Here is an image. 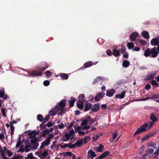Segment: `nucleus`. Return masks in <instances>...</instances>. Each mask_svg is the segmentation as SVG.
<instances>
[{
    "mask_svg": "<svg viewBox=\"0 0 159 159\" xmlns=\"http://www.w3.org/2000/svg\"><path fill=\"white\" fill-rule=\"evenodd\" d=\"M100 135L97 134L95 137L94 136L93 138V140L94 141H96L98 139Z\"/></svg>",
    "mask_w": 159,
    "mask_h": 159,
    "instance_id": "nucleus-47",
    "label": "nucleus"
},
{
    "mask_svg": "<svg viewBox=\"0 0 159 159\" xmlns=\"http://www.w3.org/2000/svg\"><path fill=\"white\" fill-rule=\"evenodd\" d=\"M45 123V122H44L43 123L40 124L39 126L41 129H45L46 126L50 127L52 126V123L51 122H48L46 124L43 125Z\"/></svg>",
    "mask_w": 159,
    "mask_h": 159,
    "instance_id": "nucleus-10",
    "label": "nucleus"
},
{
    "mask_svg": "<svg viewBox=\"0 0 159 159\" xmlns=\"http://www.w3.org/2000/svg\"><path fill=\"white\" fill-rule=\"evenodd\" d=\"M58 126L59 129H63L65 126V125L61 123V125H58Z\"/></svg>",
    "mask_w": 159,
    "mask_h": 159,
    "instance_id": "nucleus-53",
    "label": "nucleus"
},
{
    "mask_svg": "<svg viewBox=\"0 0 159 159\" xmlns=\"http://www.w3.org/2000/svg\"><path fill=\"white\" fill-rule=\"evenodd\" d=\"M83 142L81 139L77 141L74 143L75 146H77L78 147H80L81 146V145L82 144Z\"/></svg>",
    "mask_w": 159,
    "mask_h": 159,
    "instance_id": "nucleus-31",
    "label": "nucleus"
},
{
    "mask_svg": "<svg viewBox=\"0 0 159 159\" xmlns=\"http://www.w3.org/2000/svg\"><path fill=\"white\" fill-rule=\"evenodd\" d=\"M139 34L138 32H134L132 33L130 36V40L132 41H134Z\"/></svg>",
    "mask_w": 159,
    "mask_h": 159,
    "instance_id": "nucleus-14",
    "label": "nucleus"
},
{
    "mask_svg": "<svg viewBox=\"0 0 159 159\" xmlns=\"http://www.w3.org/2000/svg\"><path fill=\"white\" fill-rule=\"evenodd\" d=\"M34 158V157L32 153H31L27 155V158H31L33 159Z\"/></svg>",
    "mask_w": 159,
    "mask_h": 159,
    "instance_id": "nucleus-50",
    "label": "nucleus"
},
{
    "mask_svg": "<svg viewBox=\"0 0 159 159\" xmlns=\"http://www.w3.org/2000/svg\"><path fill=\"white\" fill-rule=\"evenodd\" d=\"M75 134V132L73 129L71 130L69 132L70 135H73Z\"/></svg>",
    "mask_w": 159,
    "mask_h": 159,
    "instance_id": "nucleus-62",
    "label": "nucleus"
},
{
    "mask_svg": "<svg viewBox=\"0 0 159 159\" xmlns=\"http://www.w3.org/2000/svg\"><path fill=\"white\" fill-rule=\"evenodd\" d=\"M50 84V81L48 80H45L43 82V85L46 86H48Z\"/></svg>",
    "mask_w": 159,
    "mask_h": 159,
    "instance_id": "nucleus-42",
    "label": "nucleus"
},
{
    "mask_svg": "<svg viewBox=\"0 0 159 159\" xmlns=\"http://www.w3.org/2000/svg\"><path fill=\"white\" fill-rule=\"evenodd\" d=\"M151 86L149 84H147L145 86V89L146 90H148L150 89Z\"/></svg>",
    "mask_w": 159,
    "mask_h": 159,
    "instance_id": "nucleus-63",
    "label": "nucleus"
},
{
    "mask_svg": "<svg viewBox=\"0 0 159 159\" xmlns=\"http://www.w3.org/2000/svg\"><path fill=\"white\" fill-rule=\"evenodd\" d=\"M66 99H63L61 100L58 103V105H57L56 107V110L57 111H60L58 115H62V114L64 113V111L66 110V108L65 107L66 104Z\"/></svg>",
    "mask_w": 159,
    "mask_h": 159,
    "instance_id": "nucleus-2",
    "label": "nucleus"
},
{
    "mask_svg": "<svg viewBox=\"0 0 159 159\" xmlns=\"http://www.w3.org/2000/svg\"><path fill=\"white\" fill-rule=\"evenodd\" d=\"M85 98L84 95V94H80L79 96V100L81 99V98Z\"/></svg>",
    "mask_w": 159,
    "mask_h": 159,
    "instance_id": "nucleus-60",
    "label": "nucleus"
},
{
    "mask_svg": "<svg viewBox=\"0 0 159 159\" xmlns=\"http://www.w3.org/2000/svg\"><path fill=\"white\" fill-rule=\"evenodd\" d=\"M85 99L79 100L77 102V106L80 109L82 110L84 107V103Z\"/></svg>",
    "mask_w": 159,
    "mask_h": 159,
    "instance_id": "nucleus-5",
    "label": "nucleus"
},
{
    "mask_svg": "<svg viewBox=\"0 0 159 159\" xmlns=\"http://www.w3.org/2000/svg\"><path fill=\"white\" fill-rule=\"evenodd\" d=\"M159 44V40L157 38L152 39L151 41V44L152 46H158Z\"/></svg>",
    "mask_w": 159,
    "mask_h": 159,
    "instance_id": "nucleus-12",
    "label": "nucleus"
},
{
    "mask_svg": "<svg viewBox=\"0 0 159 159\" xmlns=\"http://www.w3.org/2000/svg\"><path fill=\"white\" fill-rule=\"evenodd\" d=\"M127 47L129 49H132L134 47V44L131 42L128 43H127Z\"/></svg>",
    "mask_w": 159,
    "mask_h": 159,
    "instance_id": "nucleus-36",
    "label": "nucleus"
},
{
    "mask_svg": "<svg viewBox=\"0 0 159 159\" xmlns=\"http://www.w3.org/2000/svg\"><path fill=\"white\" fill-rule=\"evenodd\" d=\"M93 63L92 61H87L84 64L83 66L85 68H88L93 65Z\"/></svg>",
    "mask_w": 159,
    "mask_h": 159,
    "instance_id": "nucleus-21",
    "label": "nucleus"
},
{
    "mask_svg": "<svg viewBox=\"0 0 159 159\" xmlns=\"http://www.w3.org/2000/svg\"><path fill=\"white\" fill-rule=\"evenodd\" d=\"M158 82H159V80H152L151 83L153 86L155 87H157L159 86Z\"/></svg>",
    "mask_w": 159,
    "mask_h": 159,
    "instance_id": "nucleus-22",
    "label": "nucleus"
},
{
    "mask_svg": "<svg viewBox=\"0 0 159 159\" xmlns=\"http://www.w3.org/2000/svg\"><path fill=\"white\" fill-rule=\"evenodd\" d=\"M129 65V62L126 60H124L122 63V66L125 67H128Z\"/></svg>",
    "mask_w": 159,
    "mask_h": 159,
    "instance_id": "nucleus-29",
    "label": "nucleus"
},
{
    "mask_svg": "<svg viewBox=\"0 0 159 159\" xmlns=\"http://www.w3.org/2000/svg\"><path fill=\"white\" fill-rule=\"evenodd\" d=\"M7 153L8 156L9 157H11L12 155V154H13L12 152L9 150H7Z\"/></svg>",
    "mask_w": 159,
    "mask_h": 159,
    "instance_id": "nucleus-58",
    "label": "nucleus"
},
{
    "mask_svg": "<svg viewBox=\"0 0 159 159\" xmlns=\"http://www.w3.org/2000/svg\"><path fill=\"white\" fill-rule=\"evenodd\" d=\"M119 51H120L121 54H124L125 53L126 51V49L124 47H123L122 48L119 49Z\"/></svg>",
    "mask_w": 159,
    "mask_h": 159,
    "instance_id": "nucleus-40",
    "label": "nucleus"
},
{
    "mask_svg": "<svg viewBox=\"0 0 159 159\" xmlns=\"http://www.w3.org/2000/svg\"><path fill=\"white\" fill-rule=\"evenodd\" d=\"M68 147L69 148H75L74 144H72L71 143L68 144Z\"/></svg>",
    "mask_w": 159,
    "mask_h": 159,
    "instance_id": "nucleus-48",
    "label": "nucleus"
},
{
    "mask_svg": "<svg viewBox=\"0 0 159 159\" xmlns=\"http://www.w3.org/2000/svg\"><path fill=\"white\" fill-rule=\"evenodd\" d=\"M34 130H33L31 132H30L28 134V135H29V137L30 138H34L36 137H34Z\"/></svg>",
    "mask_w": 159,
    "mask_h": 159,
    "instance_id": "nucleus-34",
    "label": "nucleus"
},
{
    "mask_svg": "<svg viewBox=\"0 0 159 159\" xmlns=\"http://www.w3.org/2000/svg\"><path fill=\"white\" fill-rule=\"evenodd\" d=\"M81 140L82 141L83 143H86L88 142L87 140L84 138L81 139Z\"/></svg>",
    "mask_w": 159,
    "mask_h": 159,
    "instance_id": "nucleus-64",
    "label": "nucleus"
},
{
    "mask_svg": "<svg viewBox=\"0 0 159 159\" xmlns=\"http://www.w3.org/2000/svg\"><path fill=\"white\" fill-rule=\"evenodd\" d=\"M113 54L115 57H118L120 55L119 51L116 49H114L113 50Z\"/></svg>",
    "mask_w": 159,
    "mask_h": 159,
    "instance_id": "nucleus-26",
    "label": "nucleus"
},
{
    "mask_svg": "<svg viewBox=\"0 0 159 159\" xmlns=\"http://www.w3.org/2000/svg\"><path fill=\"white\" fill-rule=\"evenodd\" d=\"M150 117V119L151 120H152V121H153L154 122L156 121L157 120V117L153 114L151 115Z\"/></svg>",
    "mask_w": 159,
    "mask_h": 159,
    "instance_id": "nucleus-33",
    "label": "nucleus"
},
{
    "mask_svg": "<svg viewBox=\"0 0 159 159\" xmlns=\"http://www.w3.org/2000/svg\"><path fill=\"white\" fill-rule=\"evenodd\" d=\"M109 153V152L107 151L103 153L98 158L96 157L95 158V159H102L104 157H105L106 156L108 155Z\"/></svg>",
    "mask_w": 159,
    "mask_h": 159,
    "instance_id": "nucleus-18",
    "label": "nucleus"
},
{
    "mask_svg": "<svg viewBox=\"0 0 159 159\" xmlns=\"http://www.w3.org/2000/svg\"><path fill=\"white\" fill-rule=\"evenodd\" d=\"M68 101L69 103L70 107H72L74 105V104L75 101V99L74 97H71L70 100H68Z\"/></svg>",
    "mask_w": 159,
    "mask_h": 159,
    "instance_id": "nucleus-17",
    "label": "nucleus"
},
{
    "mask_svg": "<svg viewBox=\"0 0 159 159\" xmlns=\"http://www.w3.org/2000/svg\"><path fill=\"white\" fill-rule=\"evenodd\" d=\"M87 124H88V121L87 119H85L83 120L82 123H81V125L82 126L84 125H86Z\"/></svg>",
    "mask_w": 159,
    "mask_h": 159,
    "instance_id": "nucleus-37",
    "label": "nucleus"
},
{
    "mask_svg": "<svg viewBox=\"0 0 159 159\" xmlns=\"http://www.w3.org/2000/svg\"><path fill=\"white\" fill-rule=\"evenodd\" d=\"M50 142V141L49 140L46 139L45 141H43L42 142V143H43L45 146H46Z\"/></svg>",
    "mask_w": 159,
    "mask_h": 159,
    "instance_id": "nucleus-44",
    "label": "nucleus"
},
{
    "mask_svg": "<svg viewBox=\"0 0 159 159\" xmlns=\"http://www.w3.org/2000/svg\"><path fill=\"white\" fill-rule=\"evenodd\" d=\"M157 71H154L148 74L147 75V80H153L154 76L156 75Z\"/></svg>",
    "mask_w": 159,
    "mask_h": 159,
    "instance_id": "nucleus-9",
    "label": "nucleus"
},
{
    "mask_svg": "<svg viewBox=\"0 0 159 159\" xmlns=\"http://www.w3.org/2000/svg\"><path fill=\"white\" fill-rule=\"evenodd\" d=\"M58 76H60L62 79L66 80L69 77L68 74L61 73L58 74L56 76L58 77Z\"/></svg>",
    "mask_w": 159,
    "mask_h": 159,
    "instance_id": "nucleus-16",
    "label": "nucleus"
},
{
    "mask_svg": "<svg viewBox=\"0 0 159 159\" xmlns=\"http://www.w3.org/2000/svg\"><path fill=\"white\" fill-rule=\"evenodd\" d=\"M45 73L47 77L51 76L52 74V73L49 70H47L45 72Z\"/></svg>",
    "mask_w": 159,
    "mask_h": 159,
    "instance_id": "nucleus-41",
    "label": "nucleus"
},
{
    "mask_svg": "<svg viewBox=\"0 0 159 159\" xmlns=\"http://www.w3.org/2000/svg\"><path fill=\"white\" fill-rule=\"evenodd\" d=\"M125 93V91H123L120 94H118L116 95V98L122 99L124 97Z\"/></svg>",
    "mask_w": 159,
    "mask_h": 159,
    "instance_id": "nucleus-23",
    "label": "nucleus"
},
{
    "mask_svg": "<svg viewBox=\"0 0 159 159\" xmlns=\"http://www.w3.org/2000/svg\"><path fill=\"white\" fill-rule=\"evenodd\" d=\"M59 111H57L56 110V107H55L54 109L51 110L49 112V115L53 116H55L56 113H57Z\"/></svg>",
    "mask_w": 159,
    "mask_h": 159,
    "instance_id": "nucleus-19",
    "label": "nucleus"
},
{
    "mask_svg": "<svg viewBox=\"0 0 159 159\" xmlns=\"http://www.w3.org/2000/svg\"><path fill=\"white\" fill-rule=\"evenodd\" d=\"M123 57L125 58H128L129 57V54L127 52L124 53L123 56Z\"/></svg>",
    "mask_w": 159,
    "mask_h": 159,
    "instance_id": "nucleus-61",
    "label": "nucleus"
},
{
    "mask_svg": "<svg viewBox=\"0 0 159 159\" xmlns=\"http://www.w3.org/2000/svg\"><path fill=\"white\" fill-rule=\"evenodd\" d=\"M104 146L102 144H100L98 147H96V149L97 152H102L103 151Z\"/></svg>",
    "mask_w": 159,
    "mask_h": 159,
    "instance_id": "nucleus-27",
    "label": "nucleus"
},
{
    "mask_svg": "<svg viewBox=\"0 0 159 159\" xmlns=\"http://www.w3.org/2000/svg\"><path fill=\"white\" fill-rule=\"evenodd\" d=\"M37 119L40 122H43L44 121V118L43 116L41 114H39L37 116Z\"/></svg>",
    "mask_w": 159,
    "mask_h": 159,
    "instance_id": "nucleus-32",
    "label": "nucleus"
},
{
    "mask_svg": "<svg viewBox=\"0 0 159 159\" xmlns=\"http://www.w3.org/2000/svg\"><path fill=\"white\" fill-rule=\"evenodd\" d=\"M100 109V104L97 103L95 104L93 107H92L91 111L93 112H96Z\"/></svg>",
    "mask_w": 159,
    "mask_h": 159,
    "instance_id": "nucleus-15",
    "label": "nucleus"
},
{
    "mask_svg": "<svg viewBox=\"0 0 159 159\" xmlns=\"http://www.w3.org/2000/svg\"><path fill=\"white\" fill-rule=\"evenodd\" d=\"M1 112L4 117H6V115L5 114V110L4 108H3L2 109Z\"/></svg>",
    "mask_w": 159,
    "mask_h": 159,
    "instance_id": "nucleus-51",
    "label": "nucleus"
},
{
    "mask_svg": "<svg viewBox=\"0 0 159 159\" xmlns=\"http://www.w3.org/2000/svg\"><path fill=\"white\" fill-rule=\"evenodd\" d=\"M140 49L139 47H135L133 49V51H140Z\"/></svg>",
    "mask_w": 159,
    "mask_h": 159,
    "instance_id": "nucleus-56",
    "label": "nucleus"
},
{
    "mask_svg": "<svg viewBox=\"0 0 159 159\" xmlns=\"http://www.w3.org/2000/svg\"><path fill=\"white\" fill-rule=\"evenodd\" d=\"M158 52L155 47L150 49L148 48L145 51L144 56L146 57H150L152 58L156 57L158 55Z\"/></svg>",
    "mask_w": 159,
    "mask_h": 159,
    "instance_id": "nucleus-1",
    "label": "nucleus"
},
{
    "mask_svg": "<svg viewBox=\"0 0 159 159\" xmlns=\"http://www.w3.org/2000/svg\"><path fill=\"white\" fill-rule=\"evenodd\" d=\"M148 129V124L147 123H145L144 125L141 126L136 131L134 134V136L136 134H140L146 131Z\"/></svg>",
    "mask_w": 159,
    "mask_h": 159,
    "instance_id": "nucleus-3",
    "label": "nucleus"
},
{
    "mask_svg": "<svg viewBox=\"0 0 159 159\" xmlns=\"http://www.w3.org/2000/svg\"><path fill=\"white\" fill-rule=\"evenodd\" d=\"M0 152L1 153V156L3 159L4 157H5V154L2 149H0Z\"/></svg>",
    "mask_w": 159,
    "mask_h": 159,
    "instance_id": "nucleus-38",
    "label": "nucleus"
},
{
    "mask_svg": "<svg viewBox=\"0 0 159 159\" xmlns=\"http://www.w3.org/2000/svg\"><path fill=\"white\" fill-rule=\"evenodd\" d=\"M112 138L110 139V142H116L119 139L120 136L116 138L118 136V132L116 131H115L112 133Z\"/></svg>",
    "mask_w": 159,
    "mask_h": 159,
    "instance_id": "nucleus-6",
    "label": "nucleus"
},
{
    "mask_svg": "<svg viewBox=\"0 0 159 159\" xmlns=\"http://www.w3.org/2000/svg\"><path fill=\"white\" fill-rule=\"evenodd\" d=\"M150 97L151 99L157 98H158V95L156 94H153L151 95Z\"/></svg>",
    "mask_w": 159,
    "mask_h": 159,
    "instance_id": "nucleus-49",
    "label": "nucleus"
},
{
    "mask_svg": "<svg viewBox=\"0 0 159 159\" xmlns=\"http://www.w3.org/2000/svg\"><path fill=\"white\" fill-rule=\"evenodd\" d=\"M142 36L145 39H148L149 38V34L147 31H143L142 32Z\"/></svg>",
    "mask_w": 159,
    "mask_h": 159,
    "instance_id": "nucleus-20",
    "label": "nucleus"
},
{
    "mask_svg": "<svg viewBox=\"0 0 159 159\" xmlns=\"http://www.w3.org/2000/svg\"><path fill=\"white\" fill-rule=\"evenodd\" d=\"M37 141L38 138H35L34 139H32L31 140V142L33 145H36V147L35 149L37 148L39 145L38 143H37Z\"/></svg>",
    "mask_w": 159,
    "mask_h": 159,
    "instance_id": "nucleus-24",
    "label": "nucleus"
},
{
    "mask_svg": "<svg viewBox=\"0 0 159 159\" xmlns=\"http://www.w3.org/2000/svg\"><path fill=\"white\" fill-rule=\"evenodd\" d=\"M86 117H85V118ZM86 119L88 121V124L89 125H92L93 123L94 122L97 120L96 118L92 119L91 117L90 116H87Z\"/></svg>",
    "mask_w": 159,
    "mask_h": 159,
    "instance_id": "nucleus-11",
    "label": "nucleus"
},
{
    "mask_svg": "<svg viewBox=\"0 0 159 159\" xmlns=\"http://www.w3.org/2000/svg\"><path fill=\"white\" fill-rule=\"evenodd\" d=\"M115 93V91L114 89L110 90V97L112 96Z\"/></svg>",
    "mask_w": 159,
    "mask_h": 159,
    "instance_id": "nucleus-54",
    "label": "nucleus"
},
{
    "mask_svg": "<svg viewBox=\"0 0 159 159\" xmlns=\"http://www.w3.org/2000/svg\"><path fill=\"white\" fill-rule=\"evenodd\" d=\"M146 43V42L144 40H140L139 41L138 43L139 44L143 45H145Z\"/></svg>",
    "mask_w": 159,
    "mask_h": 159,
    "instance_id": "nucleus-39",
    "label": "nucleus"
},
{
    "mask_svg": "<svg viewBox=\"0 0 159 159\" xmlns=\"http://www.w3.org/2000/svg\"><path fill=\"white\" fill-rule=\"evenodd\" d=\"M88 154H89L90 156L93 158L95 157L96 156L95 152H93L91 150H90L88 152Z\"/></svg>",
    "mask_w": 159,
    "mask_h": 159,
    "instance_id": "nucleus-30",
    "label": "nucleus"
},
{
    "mask_svg": "<svg viewBox=\"0 0 159 159\" xmlns=\"http://www.w3.org/2000/svg\"><path fill=\"white\" fill-rule=\"evenodd\" d=\"M155 122L152 121L151 122H148L149 125H148V129H150L151 128V126L153 125L154 124V123Z\"/></svg>",
    "mask_w": 159,
    "mask_h": 159,
    "instance_id": "nucleus-45",
    "label": "nucleus"
},
{
    "mask_svg": "<svg viewBox=\"0 0 159 159\" xmlns=\"http://www.w3.org/2000/svg\"><path fill=\"white\" fill-rule=\"evenodd\" d=\"M149 138V136L146 135L143 137L141 139V141L143 142L144 141L147 140Z\"/></svg>",
    "mask_w": 159,
    "mask_h": 159,
    "instance_id": "nucleus-46",
    "label": "nucleus"
},
{
    "mask_svg": "<svg viewBox=\"0 0 159 159\" xmlns=\"http://www.w3.org/2000/svg\"><path fill=\"white\" fill-rule=\"evenodd\" d=\"M91 126L90 125H86L82 128V129H90Z\"/></svg>",
    "mask_w": 159,
    "mask_h": 159,
    "instance_id": "nucleus-57",
    "label": "nucleus"
},
{
    "mask_svg": "<svg viewBox=\"0 0 159 159\" xmlns=\"http://www.w3.org/2000/svg\"><path fill=\"white\" fill-rule=\"evenodd\" d=\"M49 115H47L46 117H45V118H44V121H45V122H46L49 119V118H50V117H49Z\"/></svg>",
    "mask_w": 159,
    "mask_h": 159,
    "instance_id": "nucleus-55",
    "label": "nucleus"
},
{
    "mask_svg": "<svg viewBox=\"0 0 159 159\" xmlns=\"http://www.w3.org/2000/svg\"><path fill=\"white\" fill-rule=\"evenodd\" d=\"M30 147V146L29 145H26L25 147V150L26 152H28L30 150V149L29 148Z\"/></svg>",
    "mask_w": 159,
    "mask_h": 159,
    "instance_id": "nucleus-43",
    "label": "nucleus"
},
{
    "mask_svg": "<svg viewBox=\"0 0 159 159\" xmlns=\"http://www.w3.org/2000/svg\"><path fill=\"white\" fill-rule=\"evenodd\" d=\"M53 137V135L52 134H50L49 135V137L47 138V139L50 141V139H52Z\"/></svg>",
    "mask_w": 159,
    "mask_h": 159,
    "instance_id": "nucleus-59",
    "label": "nucleus"
},
{
    "mask_svg": "<svg viewBox=\"0 0 159 159\" xmlns=\"http://www.w3.org/2000/svg\"><path fill=\"white\" fill-rule=\"evenodd\" d=\"M42 132L43 133L41 134V137H44L46 136V134H48L50 133V131L48 129H46L43 130Z\"/></svg>",
    "mask_w": 159,
    "mask_h": 159,
    "instance_id": "nucleus-25",
    "label": "nucleus"
},
{
    "mask_svg": "<svg viewBox=\"0 0 159 159\" xmlns=\"http://www.w3.org/2000/svg\"><path fill=\"white\" fill-rule=\"evenodd\" d=\"M29 74V76L32 77H36L37 76H41L42 75L41 72L34 70L32 71L30 73L28 72Z\"/></svg>",
    "mask_w": 159,
    "mask_h": 159,
    "instance_id": "nucleus-8",
    "label": "nucleus"
},
{
    "mask_svg": "<svg viewBox=\"0 0 159 159\" xmlns=\"http://www.w3.org/2000/svg\"><path fill=\"white\" fill-rule=\"evenodd\" d=\"M48 154V152L47 151L44 152L42 153V155L44 158H45L47 156Z\"/></svg>",
    "mask_w": 159,
    "mask_h": 159,
    "instance_id": "nucleus-52",
    "label": "nucleus"
},
{
    "mask_svg": "<svg viewBox=\"0 0 159 159\" xmlns=\"http://www.w3.org/2000/svg\"><path fill=\"white\" fill-rule=\"evenodd\" d=\"M92 105L89 103L86 102L85 104L84 108V111H89L91 109H92Z\"/></svg>",
    "mask_w": 159,
    "mask_h": 159,
    "instance_id": "nucleus-13",
    "label": "nucleus"
},
{
    "mask_svg": "<svg viewBox=\"0 0 159 159\" xmlns=\"http://www.w3.org/2000/svg\"><path fill=\"white\" fill-rule=\"evenodd\" d=\"M42 65L44 66V67H41L40 66H38L36 67V69L39 71H43L49 67V65L48 64L45 62H43L42 64Z\"/></svg>",
    "mask_w": 159,
    "mask_h": 159,
    "instance_id": "nucleus-4",
    "label": "nucleus"
},
{
    "mask_svg": "<svg viewBox=\"0 0 159 159\" xmlns=\"http://www.w3.org/2000/svg\"><path fill=\"white\" fill-rule=\"evenodd\" d=\"M105 93L104 92H100L94 97V99L96 101H98L102 99L104 97Z\"/></svg>",
    "mask_w": 159,
    "mask_h": 159,
    "instance_id": "nucleus-7",
    "label": "nucleus"
},
{
    "mask_svg": "<svg viewBox=\"0 0 159 159\" xmlns=\"http://www.w3.org/2000/svg\"><path fill=\"white\" fill-rule=\"evenodd\" d=\"M70 134L67 133H66L65 134L64 137L66 138L67 140L64 139V136H63L62 138V140L64 141H68L70 139Z\"/></svg>",
    "mask_w": 159,
    "mask_h": 159,
    "instance_id": "nucleus-28",
    "label": "nucleus"
},
{
    "mask_svg": "<svg viewBox=\"0 0 159 159\" xmlns=\"http://www.w3.org/2000/svg\"><path fill=\"white\" fill-rule=\"evenodd\" d=\"M18 139L19 140L17 141V143L16 145V148L19 147L22 144V142L20 140V137H19L18 138Z\"/></svg>",
    "mask_w": 159,
    "mask_h": 159,
    "instance_id": "nucleus-35",
    "label": "nucleus"
}]
</instances>
